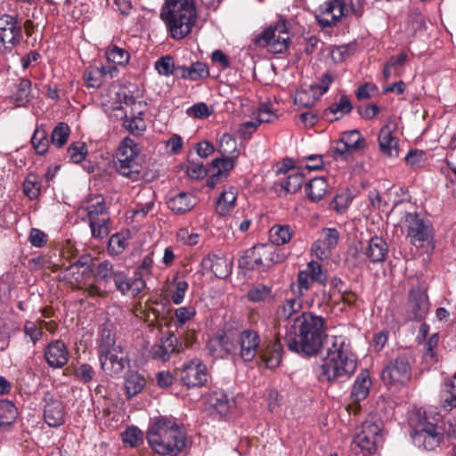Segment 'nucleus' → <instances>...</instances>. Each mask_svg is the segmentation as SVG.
<instances>
[{
  "instance_id": "obj_1",
  "label": "nucleus",
  "mask_w": 456,
  "mask_h": 456,
  "mask_svg": "<svg viewBox=\"0 0 456 456\" xmlns=\"http://www.w3.org/2000/svg\"><path fill=\"white\" fill-rule=\"evenodd\" d=\"M326 321L311 312L302 313L288 328L285 341L288 348L299 354H316L323 345Z\"/></svg>"
},
{
  "instance_id": "obj_2",
  "label": "nucleus",
  "mask_w": 456,
  "mask_h": 456,
  "mask_svg": "<svg viewBox=\"0 0 456 456\" xmlns=\"http://www.w3.org/2000/svg\"><path fill=\"white\" fill-rule=\"evenodd\" d=\"M356 367L349 340L343 336H333L327 340L326 356L315 372L321 382H341L349 379Z\"/></svg>"
},
{
  "instance_id": "obj_3",
  "label": "nucleus",
  "mask_w": 456,
  "mask_h": 456,
  "mask_svg": "<svg viewBox=\"0 0 456 456\" xmlns=\"http://www.w3.org/2000/svg\"><path fill=\"white\" fill-rule=\"evenodd\" d=\"M147 441L152 450L165 456H177L186 446L182 428L167 418H160L150 426Z\"/></svg>"
},
{
  "instance_id": "obj_4",
  "label": "nucleus",
  "mask_w": 456,
  "mask_h": 456,
  "mask_svg": "<svg viewBox=\"0 0 456 456\" xmlns=\"http://www.w3.org/2000/svg\"><path fill=\"white\" fill-rule=\"evenodd\" d=\"M160 18L173 39L184 38L197 20L194 0H167L161 8Z\"/></svg>"
},
{
  "instance_id": "obj_5",
  "label": "nucleus",
  "mask_w": 456,
  "mask_h": 456,
  "mask_svg": "<svg viewBox=\"0 0 456 456\" xmlns=\"http://www.w3.org/2000/svg\"><path fill=\"white\" fill-rule=\"evenodd\" d=\"M216 342L227 354L240 357L244 362H252L261 350L260 337L256 330L250 329L239 332L233 340L220 336Z\"/></svg>"
},
{
  "instance_id": "obj_6",
  "label": "nucleus",
  "mask_w": 456,
  "mask_h": 456,
  "mask_svg": "<svg viewBox=\"0 0 456 456\" xmlns=\"http://www.w3.org/2000/svg\"><path fill=\"white\" fill-rule=\"evenodd\" d=\"M439 422V415L430 417L425 412L411 435L413 444L426 451L438 447L444 437V428Z\"/></svg>"
},
{
  "instance_id": "obj_7",
  "label": "nucleus",
  "mask_w": 456,
  "mask_h": 456,
  "mask_svg": "<svg viewBox=\"0 0 456 456\" xmlns=\"http://www.w3.org/2000/svg\"><path fill=\"white\" fill-rule=\"evenodd\" d=\"M115 166L120 175L133 182L140 180L142 166L138 162L136 143L133 139L126 137L121 142L117 151Z\"/></svg>"
},
{
  "instance_id": "obj_8",
  "label": "nucleus",
  "mask_w": 456,
  "mask_h": 456,
  "mask_svg": "<svg viewBox=\"0 0 456 456\" xmlns=\"http://www.w3.org/2000/svg\"><path fill=\"white\" fill-rule=\"evenodd\" d=\"M383 444L382 429L379 425L366 421L351 444V452L355 456H369L376 452Z\"/></svg>"
},
{
  "instance_id": "obj_9",
  "label": "nucleus",
  "mask_w": 456,
  "mask_h": 456,
  "mask_svg": "<svg viewBox=\"0 0 456 456\" xmlns=\"http://www.w3.org/2000/svg\"><path fill=\"white\" fill-rule=\"evenodd\" d=\"M289 33L285 21L270 26L255 38L256 45L266 48L273 53H281L288 49Z\"/></svg>"
},
{
  "instance_id": "obj_10",
  "label": "nucleus",
  "mask_w": 456,
  "mask_h": 456,
  "mask_svg": "<svg viewBox=\"0 0 456 456\" xmlns=\"http://www.w3.org/2000/svg\"><path fill=\"white\" fill-rule=\"evenodd\" d=\"M413 359L408 353H403L392 359L382 371V379L388 383L405 384L411 377Z\"/></svg>"
},
{
  "instance_id": "obj_11",
  "label": "nucleus",
  "mask_w": 456,
  "mask_h": 456,
  "mask_svg": "<svg viewBox=\"0 0 456 456\" xmlns=\"http://www.w3.org/2000/svg\"><path fill=\"white\" fill-rule=\"evenodd\" d=\"M208 379V369L200 359L185 362L180 370L181 382L187 387H200L206 384Z\"/></svg>"
},
{
  "instance_id": "obj_12",
  "label": "nucleus",
  "mask_w": 456,
  "mask_h": 456,
  "mask_svg": "<svg viewBox=\"0 0 456 456\" xmlns=\"http://www.w3.org/2000/svg\"><path fill=\"white\" fill-rule=\"evenodd\" d=\"M404 223L407 226V236L411 243L417 248H421L431 236L429 224L419 218L417 213H406Z\"/></svg>"
},
{
  "instance_id": "obj_13",
  "label": "nucleus",
  "mask_w": 456,
  "mask_h": 456,
  "mask_svg": "<svg viewBox=\"0 0 456 456\" xmlns=\"http://www.w3.org/2000/svg\"><path fill=\"white\" fill-rule=\"evenodd\" d=\"M21 38V27L14 17L4 15L0 18V52L11 51Z\"/></svg>"
},
{
  "instance_id": "obj_14",
  "label": "nucleus",
  "mask_w": 456,
  "mask_h": 456,
  "mask_svg": "<svg viewBox=\"0 0 456 456\" xmlns=\"http://www.w3.org/2000/svg\"><path fill=\"white\" fill-rule=\"evenodd\" d=\"M99 360L102 370L112 377H120L125 369L130 366V359L123 352V347L100 355Z\"/></svg>"
},
{
  "instance_id": "obj_15",
  "label": "nucleus",
  "mask_w": 456,
  "mask_h": 456,
  "mask_svg": "<svg viewBox=\"0 0 456 456\" xmlns=\"http://www.w3.org/2000/svg\"><path fill=\"white\" fill-rule=\"evenodd\" d=\"M44 419L49 427L57 428L65 421V408L61 401L46 391L43 397Z\"/></svg>"
},
{
  "instance_id": "obj_16",
  "label": "nucleus",
  "mask_w": 456,
  "mask_h": 456,
  "mask_svg": "<svg viewBox=\"0 0 456 456\" xmlns=\"http://www.w3.org/2000/svg\"><path fill=\"white\" fill-rule=\"evenodd\" d=\"M117 270H114L113 265L104 260L99 263L94 269H92V273L96 284H90L86 287V291L90 295L102 296L105 291L106 288L110 282Z\"/></svg>"
},
{
  "instance_id": "obj_17",
  "label": "nucleus",
  "mask_w": 456,
  "mask_h": 456,
  "mask_svg": "<svg viewBox=\"0 0 456 456\" xmlns=\"http://www.w3.org/2000/svg\"><path fill=\"white\" fill-rule=\"evenodd\" d=\"M429 309L428 295L420 288H413L409 294L407 312L409 318L412 320H422Z\"/></svg>"
},
{
  "instance_id": "obj_18",
  "label": "nucleus",
  "mask_w": 456,
  "mask_h": 456,
  "mask_svg": "<svg viewBox=\"0 0 456 456\" xmlns=\"http://www.w3.org/2000/svg\"><path fill=\"white\" fill-rule=\"evenodd\" d=\"M80 211L86 213V218L88 222L110 219L105 199L102 195L88 197L83 201Z\"/></svg>"
},
{
  "instance_id": "obj_19",
  "label": "nucleus",
  "mask_w": 456,
  "mask_h": 456,
  "mask_svg": "<svg viewBox=\"0 0 456 456\" xmlns=\"http://www.w3.org/2000/svg\"><path fill=\"white\" fill-rule=\"evenodd\" d=\"M69 350L61 340H53L45 349V359L52 368H61L69 361Z\"/></svg>"
},
{
  "instance_id": "obj_20",
  "label": "nucleus",
  "mask_w": 456,
  "mask_h": 456,
  "mask_svg": "<svg viewBox=\"0 0 456 456\" xmlns=\"http://www.w3.org/2000/svg\"><path fill=\"white\" fill-rule=\"evenodd\" d=\"M329 87H297L294 104L298 108H311L327 93Z\"/></svg>"
},
{
  "instance_id": "obj_21",
  "label": "nucleus",
  "mask_w": 456,
  "mask_h": 456,
  "mask_svg": "<svg viewBox=\"0 0 456 456\" xmlns=\"http://www.w3.org/2000/svg\"><path fill=\"white\" fill-rule=\"evenodd\" d=\"M346 5L342 0H332L325 4V7L318 21L322 27H330L345 15Z\"/></svg>"
},
{
  "instance_id": "obj_22",
  "label": "nucleus",
  "mask_w": 456,
  "mask_h": 456,
  "mask_svg": "<svg viewBox=\"0 0 456 456\" xmlns=\"http://www.w3.org/2000/svg\"><path fill=\"white\" fill-rule=\"evenodd\" d=\"M201 266L205 271L212 272L216 277L224 279L232 273V266L224 257L209 254L201 261Z\"/></svg>"
},
{
  "instance_id": "obj_23",
  "label": "nucleus",
  "mask_w": 456,
  "mask_h": 456,
  "mask_svg": "<svg viewBox=\"0 0 456 456\" xmlns=\"http://www.w3.org/2000/svg\"><path fill=\"white\" fill-rule=\"evenodd\" d=\"M267 254L263 250V245L253 247L248 249L244 256L239 260V266L247 270H265L264 260H266Z\"/></svg>"
},
{
  "instance_id": "obj_24",
  "label": "nucleus",
  "mask_w": 456,
  "mask_h": 456,
  "mask_svg": "<svg viewBox=\"0 0 456 456\" xmlns=\"http://www.w3.org/2000/svg\"><path fill=\"white\" fill-rule=\"evenodd\" d=\"M364 256L373 264L382 263L388 254V247L386 240L379 236L370 239L368 246L362 249Z\"/></svg>"
},
{
  "instance_id": "obj_25",
  "label": "nucleus",
  "mask_w": 456,
  "mask_h": 456,
  "mask_svg": "<svg viewBox=\"0 0 456 456\" xmlns=\"http://www.w3.org/2000/svg\"><path fill=\"white\" fill-rule=\"evenodd\" d=\"M102 95L106 97L102 103L110 105L112 109H120L122 102L126 104H133L134 102V96L126 95L124 87H102Z\"/></svg>"
},
{
  "instance_id": "obj_26",
  "label": "nucleus",
  "mask_w": 456,
  "mask_h": 456,
  "mask_svg": "<svg viewBox=\"0 0 456 456\" xmlns=\"http://www.w3.org/2000/svg\"><path fill=\"white\" fill-rule=\"evenodd\" d=\"M92 273V268L86 263L77 260L64 270V279L70 284L77 285Z\"/></svg>"
},
{
  "instance_id": "obj_27",
  "label": "nucleus",
  "mask_w": 456,
  "mask_h": 456,
  "mask_svg": "<svg viewBox=\"0 0 456 456\" xmlns=\"http://www.w3.org/2000/svg\"><path fill=\"white\" fill-rule=\"evenodd\" d=\"M123 347L120 344L116 343V333L112 330L111 325H103L100 331V338L98 341V354L99 356L108 354L112 350H118Z\"/></svg>"
},
{
  "instance_id": "obj_28",
  "label": "nucleus",
  "mask_w": 456,
  "mask_h": 456,
  "mask_svg": "<svg viewBox=\"0 0 456 456\" xmlns=\"http://www.w3.org/2000/svg\"><path fill=\"white\" fill-rule=\"evenodd\" d=\"M175 76L196 81L209 77L210 73L207 64L196 61L189 67H176Z\"/></svg>"
},
{
  "instance_id": "obj_29",
  "label": "nucleus",
  "mask_w": 456,
  "mask_h": 456,
  "mask_svg": "<svg viewBox=\"0 0 456 456\" xmlns=\"http://www.w3.org/2000/svg\"><path fill=\"white\" fill-rule=\"evenodd\" d=\"M304 183V175L297 170H292L285 178L280 179L276 185L280 186V196L296 193Z\"/></svg>"
},
{
  "instance_id": "obj_30",
  "label": "nucleus",
  "mask_w": 456,
  "mask_h": 456,
  "mask_svg": "<svg viewBox=\"0 0 456 456\" xmlns=\"http://www.w3.org/2000/svg\"><path fill=\"white\" fill-rule=\"evenodd\" d=\"M282 352L283 347L281 341L275 340L265 349H261L258 355L265 362L267 368L273 369L281 363Z\"/></svg>"
},
{
  "instance_id": "obj_31",
  "label": "nucleus",
  "mask_w": 456,
  "mask_h": 456,
  "mask_svg": "<svg viewBox=\"0 0 456 456\" xmlns=\"http://www.w3.org/2000/svg\"><path fill=\"white\" fill-rule=\"evenodd\" d=\"M208 404L219 414L225 415L234 405V400L223 390L212 391L208 398Z\"/></svg>"
},
{
  "instance_id": "obj_32",
  "label": "nucleus",
  "mask_w": 456,
  "mask_h": 456,
  "mask_svg": "<svg viewBox=\"0 0 456 456\" xmlns=\"http://www.w3.org/2000/svg\"><path fill=\"white\" fill-rule=\"evenodd\" d=\"M379 142L381 151L391 157L395 158L399 154L398 142L392 135V132L388 126H383L379 134Z\"/></svg>"
},
{
  "instance_id": "obj_33",
  "label": "nucleus",
  "mask_w": 456,
  "mask_h": 456,
  "mask_svg": "<svg viewBox=\"0 0 456 456\" xmlns=\"http://www.w3.org/2000/svg\"><path fill=\"white\" fill-rule=\"evenodd\" d=\"M197 201L192 194L179 192L167 201L168 208L176 214H183L194 208Z\"/></svg>"
},
{
  "instance_id": "obj_34",
  "label": "nucleus",
  "mask_w": 456,
  "mask_h": 456,
  "mask_svg": "<svg viewBox=\"0 0 456 456\" xmlns=\"http://www.w3.org/2000/svg\"><path fill=\"white\" fill-rule=\"evenodd\" d=\"M371 381L367 370H362L357 376L351 392V397L354 402L364 400L369 393Z\"/></svg>"
},
{
  "instance_id": "obj_35",
  "label": "nucleus",
  "mask_w": 456,
  "mask_h": 456,
  "mask_svg": "<svg viewBox=\"0 0 456 456\" xmlns=\"http://www.w3.org/2000/svg\"><path fill=\"white\" fill-rule=\"evenodd\" d=\"M175 342L176 338L174 336L162 338L159 344L151 347L150 352L151 357L154 360L167 361L175 351Z\"/></svg>"
},
{
  "instance_id": "obj_36",
  "label": "nucleus",
  "mask_w": 456,
  "mask_h": 456,
  "mask_svg": "<svg viewBox=\"0 0 456 456\" xmlns=\"http://www.w3.org/2000/svg\"><path fill=\"white\" fill-rule=\"evenodd\" d=\"M302 308V300L299 296L295 294L291 297H287L277 308L276 318L278 321L289 320L293 314L298 313Z\"/></svg>"
},
{
  "instance_id": "obj_37",
  "label": "nucleus",
  "mask_w": 456,
  "mask_h": 456,
  "mask_svg": "<svg viewBox=\"0 0 456 456\" xmlns=\"http://www.w3.org/2000/svg\"><path fill=\"white\" fill-rule=\"evenodd\" d=\"M238 191L235 187L230 186L224 189L216 201V213L219 216H226L235 206Z\"/></svg>"
},
{
  "instance_id": "obj_38",
  "label": "nucleus",
  "mask_w": 456,
  "mask_h": 456,
  "mask_svg": "<svg viewBox=\"0 0 456 456\" xmlns=\"http://www.w3.org/2000/svg\"><path fill=\"white\" fill-rule=\"evenodd\" d=\"M118 69L113 66L91 67L85 73V78L87 81L100 82V84L107 83L108 78L117 77Z\"/></svg>"
},
{
  "instance_id": "obj_39",
  "label": "nucleus",
  "mask_w": 456,
  "mask_h": 456,
  "mask_svg": "<svg viewBox=\"0 0 456 456\" xmlns=\"http://www.w3.org/2000/svg\"><path fill=\"white\" fill-rule=\"evenodd\" d=\"M146 385L144 377L137 371H129L125 377V388L127 398L140 394Z\"/></svg>"
},
{
  "instance_id": "obj_40",
  "label": "nucleus",
  "mask_w": 456,
  "mask_h": 456,
  "mask_svg": "<svg viewBox=\"0 0 456 456\" xmlns=\"http://www.w3.org/2000/svg\"><path fill=\"white\" fill-rule=\"evenodd\" d=\"M329 184L323 177H315L312 179L305 186V191L309 200L313 202H318L328 192Z\"/></svg>"
},
{
  "instance_id": "obj_41",
  "label": "nucleus",
  "mask_w": 456,
  "mask_h": 456,
  "mask_svg": "<svg viewBox=\"0 0 456 456\" xmlns=\"http://www.w3.org/2000/svg\"><path fill=\"white\" fill-rule=\"evenodd\" d=\"M441 405L446 411L456 408V375L444 382L441 392Z\"/></svg>"
},
{
  "instance_id": "obj_42",
  "label": "nucleus",
  "mask_w": 456,
  "mask_h": 456,
  "mask_svg": "<svg viewBox=\"0 0 456 456\" xmlns=\"http://www.w3.org/2000/svg\"><path fill=\"white\" fill-rule=\"evenodd\" d=\"M353 110V104L347 95L342 94L338 100L332 103L326 110V116L331 114L334 116V119L338 120L343 118L345 115L351 112Z\"/></svg>"
},
{
  "instance_id": "obj_43",
  "label": "nucleus",
  "mask_w": 456,
  "mask_h": 456,
  "mask_svg": "<svg viewBox=\"0 0 456 456\" xmlns=\"http://www.w3.org/2000/svg\"><path fill=\"white\" fill-rule=\"evenodd\" d=\"M292 237V230L289 225H273L270 229V239L273 245L288 243Z\"/></svg>"
},
{
  "instance_id": "obj_44",
  "label": "nucleus",
  "mask_w": 456,
  "mask_h": 456,
  "mask_svg": "<svg viewBox=\"0 0 456 456\" xmlns=\"http://www.w3.org/2000/svg\"><path fill=\"white\" fill-rule=\"evenodd\" d=\"M17 415V408L12 402L9 400L0 401V427L12 424Z\"/></svg>"
},
{
  "instance_id": "obj_45",
  "label": "nucleus",
  "mask_w": 456,
  "mask_h": 456,
  "mask_svg": "<svg viewBox=\"0 0 456 456\" xmlns=\"http://www.w3.org/2000/svg\"><path fill=\"white\" fill-rule=\"evenodd\" d=\"M354 153L365 147V140L358 130L344 133L340 138Z\"/></svg>"
},
{
  "instance_id": "obj_46",
  "label": "nucleus",
  "mask_w": 456,
  "mask_h": 456,
  "mask_svg": "<svg viewBox=\"0 0 456 456\" xmlns=\"http://www.w3.org/2000/svg\"><path fill=\"white\" fill-rule=\"evenodd\" d=\"M302 271L321 285H324L328 281L327 273L322 270V265L316 261H310Z\"/></svg>"
},
{
  "instance_id": "obj_47",
  "label": "nucleus",
  "mask_w": 456,
  "mask_h": 456,
  "mask_svg": "<svg viewBox=\"0 0 456 456\" xmlns=\"http://www.w3.org/2000/svg\"><path fill=\"white\" fill-rule=\"evenodd\" d=\"M234 160L232 157L217 158L212 161L211 171L215 172V176H226L233 168Z\"/></svg>"
},
{
  "instance_id": "obj_48",
  "label": "nucleus",
  "mask_w": 456,
  "mask_h": 456,
  "mask_svg": "<svg viewBox=\"0 0 456 456\" xmlns=\"http://www.w3.org/2000/svg\"><path fill=\"white\" fill-rule=\"evenodd\" d=\"M406 59L407 55L404 53L390 57L384 68V76L388 77L399 74Z\"/></svg>"
},
{
  "instance_id": "obj_49",
  "label": "nucleus",
  "mask_w": 456,
  "mask_h": 456,
  "mask_svg": "<svg viewBox=\"0 0 456 456\" xmlns=\"http://www.w3.org/2000/svg\"><path fill=\"white\" fill-rule=\"evenodd\" d=\"M31 143L37 154H45L49 147L47 133L45 129L37 128L31 138Z\"/></svg>"
},
{
  "instance_id": "obj_50",
  "label": "nucleus",
  "mask_w": 456,
  "mask_h": 456,
  "mask_svg": "<svg viewBox=\"0 0 456 456\" xmlns=\"http://www.w3.org/2000/svg\"><path fill=\"white\" fill-rule=\"evenodd\" d=\"M70 129L64 122H60L53 130L51 142L56 147H62L69 138Z\"/></svg>"
},
{
  "instance_id": "obj_51",
  "label": "nucleus",
  "mask_w": 456,
  "mask_h": 456,
  "mask_svg": "<svg viewBox=\"0 0 456 456\" xmlns=\"http://www.w3.org/2000/svg\"><path fill=\"white\" fill-rule=\"evenodd\" d=\"M171 300L175 305H180L183 302L185 293L188 289V282L178 277H175L172 282Z\"/></svg>"
},
{
  "instance_id": "obj_52",
  "label": "nucleus",
  "mask_w": 456,
  "mask_h": 456,
  "mask_svg": "<svg viewBox=\"0 0 456 456\" xmlns=\"http://www.w3.org/2000/svg\"><path fill=\"white\" fill-rule=\"evenodd\" d=\"M106 58L111 63L125 65L129 61V53L123 48L113 45L107 48Z\"/></svg>"
},
{
  "instance_id": "obj_53",
  "label": "nucleus",
  "mask_w": 456,
  "mask_h": 456,
  "mask_svg": "<svg viewBox=\"0 0 456 456\" xmlns=\"http://www.w3.org/2000/svg\"><path fill=\"white\" fill-rule=\"evenodd\" d=\"M87 154V149L85 143L77 142L72 143L67 150L66 158L72 163L82 162Z\"/></svg>"
},
{
  "instance_id": "obj_54",
  "label": "nucleus",
  "mask_w": 456,
  "mask_h": 456,
  "mask_svg": "<svg viewBox=\"0 0 456 456\" xmlns=\"http://www.w3.org/2000/svg\"><path fill=\"white\" fill-rule=\"evenodd\" d=\"M272 297V289L269 286L258 284L248 291V298L251 302H263Z\"/></svg>"
},
{
  "instance_id": "obj_55",
  "label": "nucleus",
  "mask_w": 456,
  "mask_h": 456,
  "mask_svg": "<svg viewBox=\"0 0 456 456\" xmlns=\"http://www.w3.org/2000/svg\"><path fill=\"white\" fill-rule=\"evenodd\" d=\"M40 190L41 185L38 177L33 174L28 175L23 183L24 194L30 200H35L38 197Z\"/></svg>"
},
{
  "instance_id": "obj_56",
  "label": "nucleus",
  "mask_w": 456,
  "mask_h": 456,
  "mask_svg": "<svg viewBox=\"0 0 456 456\" xmlns=\"http://www.w3.org/2000/svg\"><path fill=\"white\" fill-rule=\"evenodd\" d=\"M314 282L315 281L312 280L307 273H305L303 271H299L297 281L291 284V289L294 291L296 288V294L302 297L312 288Z\"/></svg>"
},
{
  "instance_id": "obj_57",
  "label": "nucleus",
  "mask_w": 456,
  "mask_h": 456,
  "mask_svg": "<svg viewBox=\"0 0 456 456\" xmlns=\"http://www.w3.org/2000/svg\"><path fill=\"white\" fill-rule=\"evenodd\" d=\"M196 315V310L193 306H181L175 311V324L177 327H183Z\"/></svg>"
},
{
  "instance_id": "obj_58",
  "label": "nucleus",
  "mask_w": 456,
  "mask_h": 456,
  "mask_svg": "<svg viewBox=\"0 0 456 456\" xmlns=\"http://www.w3.org/2000/svg\"><path fill=\"white\" fill-rule=\"evenodd\" d=\"M354 153L341 139L335 142L331 147V156L335 159L349 160Z\"/></svg>"
},
{
  "instance_id": "obj_59",
  "label": "nucleus",
  "mask_w": 456,
  "mask_h": 456,
  "mask_svg": "<svg viewBox=\"0 0 456 456\" xmlns=\"http://www.w3.org/2000/svg\"><path fill=\"white\" fill-rule=\"evenodd\" d=\"M109 221L110 219H102L99 221L88 222L92 236L94 239L102 240L109 235Z\"/></svg>"
},
{
  "instance_id": "obj_60",
  "label": "nucleus",
  "mask_w": 456,
  "mask_h": 456,
  "mask_svg": "<svg viewBox=\"0 0 456 456\" xmlns=\"http://www.w3.org/2000/svg\"><path fill=\"white\" fill-rule=\"evenodd\" d=\"M263 250L267 254L266 260H264L265 270L270 268L273 265L284 261L285 257L282 254L277 252L273 245H263Z\"/></svg>"
},
{
  "instance_id": "obj_61",
  "label": "nucleus",
  "mask_w": 456,
  "mask_h": 456,
  "mask_svg": "<svg viewBox=\"0 0 456 456\" xmlns=\"http://www.w3.org/2000/svg\"><path fill=\"white\" fill-rule=\"evenodd\" d=\"M122 441L132 447H136L142 441V433L135 427L128 428L122 433Z\"/></svg>"
},
{
  "instance_id": "obj_62",
  "label": "nucleus",
  "mask_w": 456,
  "mask_h": 456,
  "mask_svg": "<svg viewBox=\"0 0 456 456\" xmlns=\"http://www.w3.org/2000/svg\"><path fill=\"white\" fill-rule=\"evenodd\" d=\"M125 128L133 134H140L146 129V123L142 118L132 117L126 118L123 123Z\"/></svg>"
},
{
  "instance_id": "obj_63",
  "label": "nucleus",
  "mask_w": 456,
  "mask_h": 456,
  "mask_svg": "<svg viewBox=\"0 0 456 456\" xmlns=\"http://www.w3.org/2000/svg\"><path fill=\"white\" fill-rule=\"evenodd\" d=\"M112 280L118 291H119L123 296H127L129 294L130 279L123 271L117 270Z\"/></svg>"
},
{
  "instance_id": "obj_64",
  "label": "nucleus",
  "mask_w": 456,
  "mask_h": 456,
  "mask_svg": "<svg viewBox=\"0 0 456 456\" xmlns=\"http://www.w3.org/2000/svg\"><path fill=\"white\" fill-rule=\"evenodd\" d=\"M127 246L126 239L118 233L112 235L109 240L108 250L111 255L121 254Z\"/></svg>"
}]
</instances>
